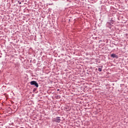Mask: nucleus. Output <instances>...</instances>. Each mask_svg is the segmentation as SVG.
<instances>
[{
	"mask_svg": "<svg viewBox=\"0 0 128 128\" xmlns=\"http://www.w3.org/2000/svg\"><path fill=\"white\" fill-rule=\"evenodd\" d=\"M30 84L31 86H35L36 88H38V82H36V81H32L30 82Z\"/></svg>",
	"mask_w": 128,
	"mask_h": 128,
	"instance_id": "obj_1",
	"label": "nucleus"
},
{
	"mask_svg": "<svg viewBox=\"0 0 128 128\" xmlns=\"http://www.w3.org/2000/svg\"><path fill=\"white\" fill-rule=\"evenodd\" d=\"M56 122H58V124H60V117H56L55 120H54Z\"/></svg>",
	"mask_w": 128,
	"mask_h": 128,
	"instance_id": "obj_2",
	"label": "nucleus"
},
{
	"mask_svg": "<svg viewBox=\"0 0 128 128\" xmlns=\"http://www.w3.org/2000/svg\"><path fill=\"white\" fill-rule=\"evenodd\" d=\"M111 57L112 58H118V56H116V54H111Z\"/></svg>",
	"mask_w": 128,
	"mask_h": 128,
	"instance_id": "obj_3",
	"label": "nucleus"
},
{
	"mask_svg": "<svg viewBox=\"0 0 128 128\" xmlns=\"http://www.w3.org/2000/svg\"><path fill=\"white\" fill-rule=\"evenodd\" d=\"M98 70L99 72H102V67L98 68Z\"/></svg>",
	"mask_w": 128,
	"mask_h": 128,
	"instance_id": "obj_4",
	"label": "nucleus"
},
{
	"mask_svg": "<svg viewBox=\"0 0 128 128\" xmlns=\"http://www.w3.org/2000/svg\"><path fill=\"white\" fill-rule=\"evenodd\" d=\"M58 90H60L58 89Z\"/></svg>",
	"mask_w": 128,
	"mask_h": 128,
	"instance_id": "obj_5",
	"label": "nucleus"
}]
</instances>
